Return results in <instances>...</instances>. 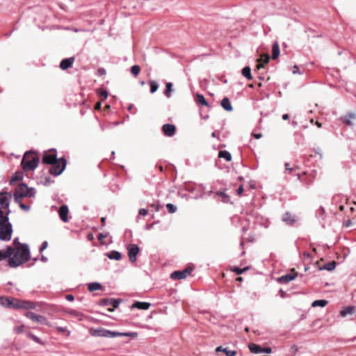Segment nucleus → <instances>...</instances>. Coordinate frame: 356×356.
Wrapping results in <instances>:
<instances>
[{"instance_id": "obj_1", "label": "nucleus", "mask_w": 356, "mask_h": 356, "mask_svg": "<svg viewBox=\"0 0 356 356\" xmlns=\"http://www.w3.org/2000/svg\"><path fill=\"white\" fill-rule=\"evenodd\" d=\"M11 199V193H0V240L3 241L11 240L13 232L12 224L9 222V205Z\"/></svg>"}, {"instance_id": "obj_2", "label": "nucleus", "mask_w": 356, "mask_h": 356, "mask_svg": "<svg viewBox=\"0 0 356 356\" xmlns=\"http://www.w3.org/2000/svg\"><path fill=\"white\" fill-rule=\"evenodd\" d=\"M31 254L29 245L20 244V247L15 248L14 254L9 257L8 264L11 268H17L30 259Z\"/></svg>"}, {"instance_id": "obj_3", "label": "nucleus", "mask_w": 356, "mask_h": 356, "mask_svg": "<svg viewBox=\"0 0 356 356\" xmlns=\"http://www.w3.org/2000/svg\"><path fill=\"white\" fill-rule=\"evenodd\" d=\"M39 157L33 151L26 152L21 162L22 168L26 170H34L38 165Z\"/></svg>"}, {"instance_id": "obj_4", "label": "nucleus", "mask_w": 356, "mask_h": 356, "mask_svg": "<svg viewBox=\"0 0 356 356\" xmlns=\"http://www.w3.org/2000/svg\"><path fill=\"white\" fill-rule=\"evenodd\" d=\"M36 191L34 188H29L25 184H19L15 189L14 193L15 200L19 202L20 199L24 197H34Z\"/></svg>"}, {"instance_id": "obj_5", "label": "nucleus", "mask_w": 356, "mask_h": 356, "mask_svg": "<svg viewBox=\"0 0 356 356\" xmlns=\"http://www.w3.org/2000/svg\"><path fill=\"white\" fill-rule=\"evenodd\" d=\"M89 333L91 336L93 337H100L106 338H115L117 337L118 335L115 331L108 330L102 327H91L89 330Z\"/></svg>"}, {"instance_id": "obj_6", "label": "nucleus", "mask_w": 356, "mask_h": 356, "mask_svg": "<svg viewBox=\"0 0 356 356\" xmlns=\"http://www.w3.org/2000/svg\"><path fill=\"white\" fill-rule=\"evenodd\" d=\"M67 161L64 158H60L56 163L51 164L52 166L49 168V173L54 176L60 175L65 170Z\"/></svg>"}, {"instance_id": "obj_7", "label": "nucleus", "mask_w": 356, "mask_h": 356, "mask_svg": "<svg viewBox=\"0 0 356 356\" xmlns=\"http://www.w3.org/2000/svg\"><path fill=\"white\" fill-rule=\"evenodd\" d=\"M57 152L55 149H51L44 152L42 157V163L45 164H54L58 161Z\"/></svg>"}, {"instance_id": "obj_8", "label": "nucleus", "mask_w": 356, "mask_h": 356, "mask_svg": "<svg viewBox=\"0 0 356 356\" xmlns=\"http://www.w3.org/2000/svg\"><path fill=\"white\" fill-rule=\"evenodd\" d=\"M191 267H187L182 270H176L171 273L170 278L172 280H182L186 278L192 272Z\"/></svg>"}, {"instance_id": "obj_9", "label": "nucleus", "mask_w": 356, "mask_h": 356, "mask_svg": "<svg viewBox=\"0 0 356 356\" xmlns=\"http://www.w3.org/2000/svg\"><path fill=\"white\" fill-rule=\"evenodd\" d=\"M25 316L33 321L37 322L43 325H48V321L47 318L41 315L36 314L33 312H27L25 314Z\"/></svg>"}, {"instance_id": "obj_10", "label": "nucleus", "mask_w": 356, "mask_h": 356, "mask_svg": "<svg viewBox=\"0 0 356 356\" xmlns=\"http://www.w3.org/2000/svg\"><path fill=\"white\" fill-rule=\"evenodd\" d=\"M127 250L129 260L132 263L136 262L137 259V254L140 251L138 245L136 244H130L128 245Z\"/></svg>"}, {"instance_id": "obj_11", "label": "nucleus", "mask_w": 356, "mask_h": 356, "mask_svg": "<svg viewBox=\"0 0 356 356\" xmlns=\"http://www.w3.org/2000/svg\"><path fill=\"white\" fill-rule=\"evenodd\" d=\"M248 348L251 353L254 354L259 353H270L272 352V349L270 347L262 348L259 345L255 343H250Z\"/></svg>"}, {"instance_id": "obj_12", "label": "nucleus", "mask_w": 356, "mask_h": 356, "mask_svg": "<svg viewBox=\"0 0 356 356\" xmlns=\"http://www.w3.org/2000/svg\"><path fill=\"white\" fill-rule=\"evenodd\" d=\"M35 305L29 301L20 300L15 299V306L14 309H35Z\"/></svg>"}, {"instance_id": "obj_13", "label": "nucleus", "mask_w": 356, "mask_h": 356, "mask_svg": "<svg viewBox=\"0 0 356 356\" xmlns=\"http://www.w3.org/2000/svg\"><path fill=\"white\" fill-rule=\"evenodd\" d=\"M356 119V114L353 112L348 113L340 118V120L347 126H353V120Z\"/></svg>"}, {"instance_id": "obj_14", "label": "nucleus", "mask_w": 356, "mask_h": 356, "mask_svg": "<svg viewBox=\"0 0 356 356\" xmlns=\"http://www.w3.org/2000/svg\"><path fill=\"white\" fill-rule=\"evenodd\" d=\"M120 302V299L106 298L102 300V305H112L113 307V309L109 308L108 309L109 312H113L115 308L119 307Z\"/></svg>"}, {"instance_id": "obj_15", "label": "nucleus", "mask_w": 356, "mask_h": 356, "mask_svg": "<svg viewBox=\"0 0 356 356\" xmlns=\"http://www.w3.org/2000/svg\"><path fill=\"white\" fill-rule=\"evenodd\" d=\"M162 130L165 136L171 137L175 134L176 127L172 124H165L162 127Z\"/></svg>"}, {"instance_id": "obj_16", "label": "nucleus", "mask_w": 356, "mask_h": 356, "mask_svg": "<svg viewBox=\"0 0 356 356\" xmlns=\"http://www.w3.org/2000/svg\"><path fill=\"white\" fill-rule=\"evenodd\" d=\"M68 213H69V209L67 205H62L59 210H58V215L60 218V220L64 222H68Z\"/></svg>"}, {"instance_id": "obj_17", "label": "nucleus", "mask_w": 356, "mask_h": 356, "mask_svg": "<svg viewBox=\"0 0 356 356\" xmlns=\"http://www.w3.org/2000/svg\"><path fill=\"white\" fill-rule=\"evenodd\" d=\"M15 252V248L12 246H8L5 250H0V261L10 257Z\"/></svg>"}, {"instance_id": "obj_18", "label": "nucleus", "mask_w": 356, "mask_h": 356, "mask_svg": "<svg viewBox=\"0 0 356 356\" xmlns=\"http://www.w3.org/2000/svg\"><path fill=\"white\" fill-rule=\"evenodd\" d=\"M15 299H10L8 298L0 297V305L7 307V308H13L15 306Z\"/></svg>"}, {"instance_id": "obj_19", "label": "nucleus", "mask_w": 356, "mask_h": 356, "mask_svg": "<svg viewBox=\"0 0 356 356\" xmlns=\"http://www.w3.org/2000/svg\"><path fill=\"white\" fill-rule=\"evenodd\" d=\"M74 57H70L62 60L60 63V67L63 70L68 69L72 65V64L74 62Z\"/></svg>"}, {"instance_id": "obj_20", "label": "nucleus", "mask_w": 356, "mask_h": 356, "mask_svg": "<svg viewBox=\"0 0 356 356\" xmlns=\"http://www.w3.org/2000/svg\"><path fill=\"white\" fill-rule=\"evenodd\" d=\"M151 304L147 302H136L131 305V308H136L141 310H147Z\"/></svg>"}, {"instance_id": "obj_21", "label": "nucleus", "mask_w": 356, "mask_h": 356, "mask_svg": "<svg viewBox=\"0 0 356 356\" xmlns=\"http://www.w3.org/2000/svg\"><path fill=\"white\" fill-rule=\"evenodd\" d=\"M216 352H223L226 356H236V351L231 350L228 348H223L222 346H218L216 348Z\"/></svg>"}, {"instance_id": "obj_22", "label": "nucleus", "mask_w": 356, "mask_h": 356, "mask_svg": "<svg viewBox=\"0 0 356 356\" xmlns=\"http://www.w3.org/2000/svg\"><path fill=\"white\" fill-rule=\"evenodd\" d=\"M221 106L227 111H232L233 107L228 97H224L221 101Z\"/></svg>"}, {"instance_id": "obj_23", "label": "nucleus", "mask_w": 356, "mask_h": 356, "mask_svg": "<svg viewBox=\"0 0 356 356\" xmlns=\"http://www.w3.org/2000/svg\"><path fill=\"white\" fill-rule=\"evenodd\" d=\"M280 53V45L277 42H275L272 47V58L275 60L278 58Z\"/></svg>"}, {"instance_id": "obj_24", "label": "nucleus", "mask_w": 356, "mask_h": 356, "mask_svg": "<svg viewBox=\"0 0 356 356\" xmlns=\"http://www.w3.org/2000/svg\"><path fill=\"white\" fill-rule=\"evenodd\" d=\"M106 256L110 259H113V260H116V261H119L122 258V254L120 252L118 251H115V250H112L109 252H108L106 254Z\"/></svg>"}, {"instance_id": "obj_25", "label": "nucleus", "mask_w": 356, "mask_h": 356, "mask_svg": "<svg viewBox=\"0 0 356 356\" xmlns=\"http://www.w3.org/2000/svg\"><path fill=\"white\" fill-rule=\"evenodd\" d=\"M354 310L355 307L353 306L346 307L340 312V315L342 317H346L348 314H352Z\"/></svg>"}, {"instance_id": "obj_26", "label": "nucleus", "mask_w": 356, "mask_h": 356, "mask_svg": "<svg viewBox=\"0 0 356 356\" xmlns=\"http://www.w3.org/2000/svg\"><path fill=\"white\" fill-rule=\"evenodd\" d=\"M336 267V263L334 261L328 262L325 264L324 266L319 268L320 270H328L331 271L334 270Z\"/></svg>"}, {"instance_id": "obj_27", "label": "nucleus", "mask_w": 356, "mask_h": 356, "mask_svg": "<svg viewBox=\"0 0 356 356\" xmlns=\"http://www.w3.org/2000/svg\"><path fill=\"white\" fill-rule=\"evenodd\" d=\"M242 74L244 77H245L248 80L252 79V76L251 74V68L249 66H245L242 70Z\"/></svg>"}, {"instance_id": "obj_28", "label": "nucleus", "mask_w": 356, "mask_h": 356, "mask_svg": "<svg viewBox=\"0 0 356 356\" xmlns=\"http://www.w3.org/2000/svg\"><path fill=\"white\" fill-rule=\"evenodd\" d=\"M295 278H296L295 275H293L292 273H289V274H286L285 275L282 276L280 278V281L282 282L288 283V282L293 280Z\"/></svg>"}, {"instance_id": "obj_29", "label": "nucleus", "mask_w": 356, "mask_h": 356, "mask_svg": "<svg viewBox=\"0 0 356 356\" xmlns=\"http://www.w3.org/2000/svg\"><path fill=\"white\" fill-rule=\"evenodd\" d=\"M218 157L223 158L227 161H230L232 160L231 154L226 150H222L218 152Z\"/></svg>"}, {"instance_id": "obj_30", "label": "nucleus", "mask_w": 356, "mask_h": 356, "mask_svg": "<svg viewBox=\"0 0 356 356\" xmlns=\"http://www.w3.org/2000/svg\"><path fill=\"white\" fill-rule=\"evenodd\" d=\"M327 303H328V302L326 300H314L312 303V306L313 307H324L325 306L327 305Z\"/></svg>"}, {"instance_id": "obj_31", "label": "nucleus", "mask_w": 356, "mask_h": 356, "mask_svg": "<svg viewBox=\"0 0 356 356\" xmlns=\"http://www.w3.org/2000/svg\"><path fill=\"white\" fill-rule=\"evenodd\" d=\"M102 285L99 282H92L88 284V289L90 291H94L101 289Z\"/></svg>"}, {"instance_id": "obj_32", "label": "nucleus", "mask_w": 356, "mask_h": 356, "mask_svg": "<svg viewBox=\"0 0 356 356\" xmlns=\"http://www.w3.org/2000/svg\"><path fill=\"white\" fill-rule=\"evenodd\" d=\"M166 88L164 91V95L170 98L171 97V92L172 91V83L171 82H168L165 86Z\"/></svg>"}, {"instance_id": "obj_33", "label": "nucleus", "mask_w": 356, "mask_h": 356, "mask_svg": "<svg viewBox=\"0 0 356 356\" xmlns=\"http://www.w3.org/2000/svg\"><path fill=\"white\" fill-rule=\"evenodd\" d=\"M149 84L150 86V92L154 93L159 88V84L154 80H149Z\"/></svg>"}, {"instance_id": "obj_34", "label": "nucleus", "mask_w": 356, "mask_h": 356, "mask_svg": "<svg viewBox=\"0 0 356 356\" xmlns=\"http://www.w3.org/2000/svg\"><path fill=\"white\" fill-rule=\"evenodd\" d=\"M283 220L289 225H291L295 222V220L292 218L291 214L289 212H286L284 214L283 217Z\"/></svg>"}, {"instance_id": "obj_35", "label": "nucleus", "mask_w": 356, "mask_h": 356, "mask_svg": "<svg viewBox=\"0 0 356 356\" xmlns=\"http://www.w3.org/2000/svg\"><path fill=\"white\" fill-rule=\"evenodd\" d=\"M115 333L118 334L117 337H122V336L136 337L137 335H138L136 332H115Z\"/></svg>"}, {"instance_id": "obj_36", "label": "nucleus", "mask_w": 356, "mask_h": 356, "mask_svg": "<svg viewBox=\"0 0 356 356\" xmlns=\"http://www.w3.org/2000/svg\"><path fill=\"white\" fill-rule=\"evenodd\" d=\"M197 101L198 103L204 105V106H208V102L206 101L204 97L201 94L197 95Z\"/></svg>"}, {"instance_id": "obj_37", "label": "nucleus", "mask_w": 356, "mask_h": 356, "mask_svg": "<svg viewBox=\"0 0 356 356\" xmlns=\"http://www.w3.org/2000/svg\"><path fill=\"white\" fill-rule=\"evenodd\" d=\"M140 67L139 65H135L131 67V72L135 76H138L140 73Z\"/></svg>"}, {"instance_id": "obj_38", "label": "nucleus", "mask_w": 356, "mask_h": 356, "mask_svg": "<svg viewBox=\"0 0 356 356\" xmlns=\"http://www.w3.org/2000/svg\"><path fill=\"white\" fill-rule=\"evenodd\" d=\"M166 208H167L168 212L170 213H174L177 211V207L171 203L167 204Z\"/></svg>"}, {"instance_id": "obj_39", "label": "nucleus", "mask_w": 356, "mask_h": 356, "mask_svg": "<svg viewBox=\"0 0 356 356\" xmlns=\"http://www.w3.org/2000/svg\"><path fill=\"white\" fill-rule=\"evenodd\" d=\"M28 337L39 344H42V342L40 340V339L32 333H29Z\"/></svg>"}, {"instance_id": "obj_40", "label": "nucleus", "mask_w": 356, "mask_h": 356, "mask_svg": "<svg viewBox=\"0 0 356 356\" xmlns=\"http://www.w3.org/2000/svg\"><path fill=\"white\" fill-rule=\"evenodd\" d=\"M22 179V175L21 174H15L13 175L11 178V183H13L15 181H19Z\"/></svg>"}, {"instance_id": "obj_41", "label": "nucleus", "mask_w": 356, "mask_h": 356, "mask_svg": "<svg viewBox=\"0 0 356 356\" xmlns=\"http://www.w3.org/2000/svg\"><path fill=\"white\" fill-rule=\"evenodd\" d=\"M248 269V268H238V267H235L234 269H233V271L235 272L237 275H241L243 272H245L246 270Z\"/></svg>"}, {"instance_id": "obj_42", "label": "nucleus", "mask_w": 356, "mask_h": 356, "mask_svg": "<svg viewBox=\"0 0 356 356\" xmlns=\"http://www.w3.org/2000/svg\"><path fill=\"white\" fill-rule=\"evenodd\" d=\"M56 330L60 332H67V335H70V332L67 330V328L66 327L57 326Z\"/></svg>"}, {"instance_id": "obj_43", "label": "nucleus", "mask_w": 356, "mask_h": 356, "mask_svg": "<svg viewBox=\"0 0 356 356\" xmlns=\"http://www.w3.org/2000/svg\"><path fill=\"white\" fill-rule=\"evenodd\" d=\"M98 95H99V96L102 97L104 99H106L108 97V92L106 90H102V91L98 92Z\"/></svg>"}, {"instance_id": "obj_44", "label": "nucleus", "mask_w": 356, "mask_h": 356, "mask_svg": "<svg viewBox=\"0 0 356 356\" xmlns=\"http://www.w3.org/2000/svg\"><path fill=\"white\" fill-rule=\"evenodd\" d=\"M14 331L15 333H17V334L22 332L24 331V325L15 327L14 328Z\"/></svg>"}, {"instance_id": "obj_45", "label": "nucleus", "mask_w": 356, "mask_h": 356, "mask_svg": "<svg viewBox=\"0 0 356 356\" xmlns=\"http://www.w3.org/2000/svg\"><path fill=\"white\" fill-rule=\"evenodd\" d=\"M47 246H48V243H47V241H44V242L42 243V245H41V246H40V252L44 251V250L47 248Z\"/></svg>"}, {"instance_id": "obj_46", "label": "nucleus", "mask_w": 356, "mask_h": 356, "mask_svg": "<svg viewBox=\"0 0 356 356\" xmlns=\"http://www.w3.org/2000/svg\"><path fill=\"white\" fill-rule=\"evenodd\" d=\"M263 57H264V63H268L270 60V56L268 54H266V55L261 56V58L259 60V61H261V60H263Z\"/></svg>"}, {"instance_id": "obj_47", "label": "nucleus", "mask_w": 356, "mask_h": 356, "mask_svg": "<svg viewBox=\"0 0 356 356\" xmlns=\"http://www.w3.org/2000/svg\"><path fill=\"white\" fill-rule=\"evenodd\" d=\"M19 207L22 209H23L24 211H29L30 209V206L26 205L23 203H20Z\"/></svg>"}, {"instance_id": "obj_48", "label": "nucleus", "mask_w": 356, "mask_h": 356, "mask_svg": "<svg viewBox=\"0 0 356 356\" xmlns=\"http://www.w3.org/2000/svg\"><path fill=\"white\" fill-rule=\"evenodd\" d=\"M148 211L146 209H140L139 210V215H141V216H146L147 214Z\"/></svg>"}, {"instance_id": "obj_49", "label": "nucleus", "mask_w": 356, "mask_h": 356, "mask_svg": "<svg viewBox=\"0 0 356 356\" xmlns=\"http://www.w3.org/2000/svg\"><path fill=\"white\" fill-rule=\"evenodd\" d=\"M243 192V185H241L238 189L236 190V193L238 195H241Z\"/></svg>"}, {"instance_id": "obj_50", "label": "nucleus", "mask_w": 356, "mask_h": 356, "mask_svg": "<svg viewBox=\"0 0 356 356\" xmlns=\"http://www.w3.org/2000/svg\"><path fill=\"white\" fill-rule=\"evenodd\" d=\"M72 315L76 316L78 318H81L83 316V314L79 312L73 311L71 312Z\"/></svg>"}, {"instance_id": "obj_51", "label": "nucleus", "mask_w": 356, "mask_h": 356, "mask_svg": "<svg viewBox=\"0 0 356 356\" xmlns=\"http://www.w3.org/2000/svg\"><path fill=\"white\" fill-rule=\"evenodd\" d=\"M284 165H285L286 170H287L290 172H292L293 168L290 167V165L289 163H286Z\"/></svg>"}, {"instance_id": "obj_52", "label": "nucleus", "mask_w": 356, "mask_h": 356, "mask_svg": "<svg viewBox=\"0 0 356 356\" xmlns=\"http://www.w3.org/2000/svg\"><path fill=\"white\" fill-rule=\"evenodd\" d=\"M66 300H68V301H72L74 300V298L72 295L71 294H68L65 297Z\"/></svg>"}, {"instance_id": "obj_53", "label": "nucleus", "mask_w": 356, "mask_h": 356, "mask_svg": "<svg viewBox=\"0 0 356 356\" xmlns=\"http://www.w3.org/2000/svg\"><path fill=\"white\" fill-rule=\"evenodd\" d=\"M106 236H106V234H99L98 235V239H99V240H102V239H103V238H106Z\"/></svg>"}, {"instance_id": "obj_54", "label": "nucleus", "mask_w": 356, "mask_h": 356, "mask_svg": "<svg viewBox=\"0 0 356 356\" xmlns=\"http://www.w3.org/2000/svg\"><path fill=\"white\" fill-rule=\"evenodd\" d=\"M293 74H300V72L299 71H298V67L297 65H295L294 66V70L293 71Z\"/></svg>"}, {"instance_id": "obj_55", "label": "nucleus", "mask_w": 356, "mask_h": 356, "mask_svg": "<svg viewBox=\"0 0 356 356\" xmlns=\"http://www.w3.org/2000/svg\"><path fill=\"white\" fill-rule=\"evenodd\" d=\"M289 118V114H287V113L284 114V115H282V119H283L284 120H288Z\"/></svg>"}, {"instance_id": "obj_56", "label": "nucleus", "mask_w": 356, "mask_h": 356, "mask_svg": "<svg viewBox=\"0 0 356 356\" xmlns=\"http://www.w3.org/2000/svg\"><path fill=\"white\" fill-rule=\"evenodd\" d=\"M254 136L255 138L259 139L262 137V134H254Z\"/></svg>"}, {"instance_id": "obj_57", "label": "nucleus", "mask_w": 356, "mask_h": 356, "mask_svg": "<svg viewBox=\"0 0 356 356\" xmlns=\"http://www.w3.org/2000/svg\"><path fill=\"white\" fill-rule=\"evenodd\" d=\"M352 225V222L351 220H347L346 222H345V226L346 227H349Z\"/></svg>"}, {"instance_id": "obj_58", "label": "nucleus", "mask_w": 356, "mask_h": 356, "mask_svg": "<svg viewBox=\"0 0 356 356\" xmlns=\"http://www.w3.org/2000/svg\"><path fill=\"white\" fill-rule=\"evenodd\" d=\"M41 260L44 262H46L47 261V258L42 255L41 257Z\"/></svg>"}, {"instance_id": "obj_59", "label": "nucleus", "mask_w": 356, "mask_h": 356, "mask_svg": "<svg viewBox=\"0 0 356 356\" xmlns=\"http://www.w3.org/2000/svg\"><path fill=\"white\" fill-rule=\"evenodd\" d=\"M264 67V64L263 63H259L257 65V69H260V68H262Z\"/></svg>"}, {"instance_id": "obj_60", "label": "nucleus", "mask_w": 356, "mask_h": 356, "mask_svg": "<svg viewBox=\"0 0 356 356\" xmlns=\"http://www.w3.org/2000/svg\"><path fill=\"white\" fill-rule=\"evenodd\" d=\"M316 126H317L318 127H319V128H321V127H322V124H321V123H320V122H318V121L316 122Z\"/></svg>"}, {"instance_id": "obj_61", "label": "nucleus", "mask_w": 356, "mask_h": 356, "mask_svg": "<svg viewBox=\"0 0 356 356\" xmlns=\"http://www.w3.org/2000/svg\"><path fill=\"white\" fill-rule=\"evenodd\" d=\"M105 221H106V218H102V222L103 223V225H105Z\"/></svg>"}, {"instance_id": "obj_62", "label": "nucleus", "mask_w": 356, "mask_h": 356, "mask_svg": "<svg viewBox=\"0 0 356 356\" xmlns=\"http://www.w3.org/2000/svg\"><path fill=\"white\" fill-rule=\"evenodd\" d=\"M100 106H101V104H100L99 102V103H97V105H96V108H100Z\"/></svg>"}, {"instance_id": "obj_63", "label": "nucleus", "mask_w": 356, "mask_h": 356, "mask_svg": "<svg viewBox=\"0 0 356 356\" xmlns=\"http://www.w3.org/2000/svg\"><path fill=\"white\" fill-rule=\"evenodd\" d=\"M14 243L16 244V243H18V244H20L19 242H18V238H15L14 240Z\"/></svg>"}, {"instance_id": "obj_64", "label": "nucleus", "mask_w": 356, "mask_h": 356, "mask_svg": "<svg viewBox=\"0 0 356 356\" xmlns=\"http://www.w3.org/2000/svg\"><path fill=\"white\" fill-rule=\"evenodd\" d=\"M211 136L215 138L216 136V132H213Z\"/></svg>"}]
</instances>
